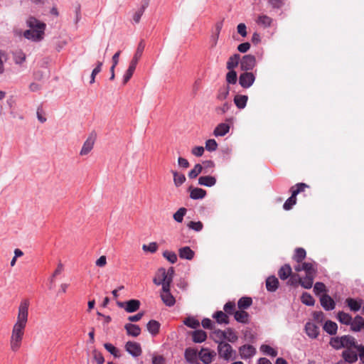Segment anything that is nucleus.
I'll list each match as a JSON object with an SVG mask.
<instances>
[{"label": "nucleus", "mask_w": 364, "mask_h": 364, "mask_svg": "<svg viewBox=\"0 0 364 364\" xmlns=\"http://www.w3.org/2000/svg\"><path fill=\"white\" fill-rule=\"evenodd\" d=\"M173 175V182L176 187L181 186L186 181V176L183 173H179L177 171H171Z\"/></svg>", "instance_id": "45"}, {"label": "nucleus", "mask_w": 364, "mask_h": 364, "mask_svg": "<svg viewBox=\"0 0 364 364\" xmlns=\"http://www.w3.org/2000/svg\"><path fill=\"white\" fill-rule=\"evenodd\" d=\"M223 21H218L215 23L214 33L210 37V41L212 42L213 47H214L217 45L219 35H220V33L223 28Z\"/></svg>", "instance_id": "29"}, {"label": "nucleus", "mask_w": 364, "mask_h": 364, "mask_svg": "<svg viewBox=\"0 0 364 364\" xmlns=\"http://www.w3.org/2000/svg\"><path fill=\"white\" fill-rule=\"evenodd\" d=\"M306 188H309V186L304 183H299L291 186L290 188L291 196L284 202L283 208L285 210H291L296 203V196L304 192Z\"/></svg>", "instance_id": "4"}, {"label": "nucleus", "mask_w": 364, "mask_h": 364, "mask_svg": "<svg viewBox=\"0 0 364 364\" xmlns=\"http://www.w3.org/2000/svg\"><path fill=\"white\" fill-rule=\"evenodd\" d=\"M320 302L321 305L326 311H331L335 309L336 303L328 294H323L321 296L320 298Z\"/></svg>", "instance_id": "11"}, {"label": "nucleus", "mask_w": 364, "mask_h": 364, "mask_svg": "<svg viewBox=\"0 0 364 364\" xmlns=\"http://www.w3.org/2000/svg\"><path fill=\"white\" fill-rule=\"evenodd\" d=\"M303 267L304 268V272L306 274L311 273L316 274V269L314 268V265L311 262H304Z\"/></svg>", "instance_id": "62"}, {"label": "nucleus", "mask_w": 364, "mask_h": 364, "mask_svg": "<svg viewBox=\"0 0 364 364\" xmlns=\"http://www.w3.org/2000/svg\"><path fill=\"white\" fill-rule=\"evenodd\" d=\"M183 323L189 328H197L200 326L199 321L193 317H188L183 321Z\"/></svg>", "instance_id": "52"}, {"label": "nucleus", "mask_w": 364, "mask_h": 364, "mask_svg": "<svg viewBox=\"0 0 364 364\" xmlns=\"http://www.w3.org/2000/svg\"><path fill=\"white\" fill-rule=\"evenodd\" d=\"M178 255L181 259L191 260L195 256V252L190 247L186 246L178 250Z\"/></svg>", "instance_id": "16"}, {"label": "nucleus", "mask_w": 364, "mask_h": 364, "mask_svg": "<svg viewBox=\"0 0 364 364\" xmlns=\"http://www.w3.org/2000/svg\"><path fill=\"white\" fill-rule=\"evenodd\" d=\"M364 324V320L362 316L357 315L355 318L351 321L350 329L355 332H359L363 328Z\"/></svg>", "instance_id": "19"}, {"label": "nucleus", "mask_w": 364, "mask_h": 364, "mask_svg": "<svg viewBox=\"0 0 364 364\" xmlns=\"http://www.w3.org/2000/svg\"><path fill=\"white\" fill-rule=\"evenodd\" d=\"M142 250L145 252L154 253L158 250V245L155 242H150L149 245H143Z\"/></svg>", "instance_id": "58"}, {"label": "nucleus", "mask_w": 364, "mask_h": 364, "mask_svg": "<svg viewBox=\"0 0 364 364\" xmlns=\"http://www.w3.org/2000/svg\"><path fill=\"white\" fill-rule=\"evenodd\" d=\"M192 338L194 343H200L206 340L207 334L203 330H196L192 332Z\"/></svg>", "instance_id": "31"}, {"label": "nucleus", "mask_w": 364, "mask_h": 364, "mask_svg": "<svg viewBox=\"0 0 364 364\" xmlns=\"http://www.w3.org/2000/svg\"><path fill=\"white\" fill-rule=\"evenodd\" d=\"M235 303L234 301H228L227 302L223 307L224 311L226 314H234L235 311Z\"/></svg>", "instance_id": "57"}, {"label": "nucleus", "mask_w": 364, "mask_h": 364, "mask_svg": "<svg viewBox=\"0 0 364 364\" xmlns=\"http://www.w3.org/2000/svg\"><path fill=\"white\" fill-rule=\"evenodd\" d=\"M341 355L344 361L349 363H355L358 360V357L357 353L352 349H346L342 352Z\"/></svg>", "instance_id": "14"}, {"label": "nucleus", "mask_w": 364, "mask_h": 364, "mask_svg": "<svg viewBox=\"0 0 364 364\" xmlns=\"http://www.w3.org/2000/svg\"><path fill=\"white\" fill-rule=\"evenodd\" d=\"M252 304V300L251 297L248 296H242L240 298L237 302V306L241 310H245L248 309Z\"/></svg>", "instance_id": "39"}, {"label": "nucleus", "mask_w": 364, "mask_h": 364, "mask_svg": "<svg viewBox=\"0 0 364 364\" xmlns=\"http://www.w3.org/2000/svg\"><path fill=\"white\" fill-rule=\"evenodd\" d=\"M168 280L167 279L166 271L164 268H160L158 269L156 277L154 278L153 282L156 285H161Z\"/></svg>", "instance_id": "17"}, {"label": "nucleus", "mask_w": 364, "mask_h": 364, "mask_svg": "<svg viewBox=\"0 0 364 364\" xmlns=\"http://www.w3.org/2000/svg\"><path fill=\"white\" fill-rule=\"evenodd\" d=\"M292 274V269L289 264H285L278 271V275L282 280H285Z\"/></svg>", "instance_id": "28"}, {"label": "nucleus", "mask_w": 364, "mask_h": 364, "mask_svg": "<svg viewBox=\"0 0 364 364\" xmlns=\"http://www.w3.org/2000/svg\"><path fill=\"white\" fill-rule=\"evenodd\" d=\"M203 170L201 164H197L193 168L188 172V177L191 179L196 178Z\"/></svg>", "instance_id": "50"}, {"label": "nucleus", "mask_w": 364, "mask_h": 364, "mask_svg": "<svg viewBox=\"0 0 364 364\" xmlns=\"http://www.w3.org/2000/svg\"><path fill=\"white\" fill-rule=\"evenodd\" d=\"M272 21V18L267 15H260L258 16V18L257 20V24L264 28H268L271 26Z\"/></svg>", "instance_id": "40"}, {"label": "nucleus", "mask_w": 364, "mask_h": 364, "mask_svg": "<svg viewBox=\"0 0 364 364\" xmlns=\"http://www.w3.org/2000/svg\"><path fill=\"white\" fill-rule=\"evenodd\" d=\"M301 300L303 304L309 306H314L315 303V300L313 296L307 292L302 294Z\"/></svg>", "instance_id": "47"}, {"label": "nucleus", "mask_w": 364, "mask_h": 364, "mask_svg": "<svg viewBox=\"0 0 364 364\" xmlns=\"http://www.w3.org/2000/svg\"><path fill=\"white\" fill-rule=\"evenodd\" d=\"M261 351L263 352V353L270 355L272 357H276L277 355V351L272 348L270 346L268 345H262L260 347Z\"/></svg>", "instance_id": "55"}, {"label": "nucleus", "mask_w": 364, "mask_h": 364, "mask_svg": "<svg viewBox=\"0 0 364 364\" xmlns=\"http://www.w3.org/2000/svg\"><path fill=\"white\" fill-rule=\"evenodd\" d=\"M240 69L244 71L252 70L256 65V58L252 55H245L240 59Z\"/></svg>", "instance_id": "7"}, {"label": "nucleus", "mask_w": 364, "mask_h": 364, "mask_svg": "<svg viewBox=\"0 0 364 364\" xmlns=\"http://www.w3.org/2000/svg\"><path fill=\"white\" fill-rule=\"evenodd\" d=\"M336 318L343 324L350 325V323H351L352 317L348 313H346L343 311H339L337 314Z\"/></svg>", "instance_id": "41"}, {"label": "nucleus", "mask_w": 364, "mask_h": 364, "mask_svg": "<svg viewBox=\"0 0 364 364\" xmlns=\"http://www.w3.org/2000/svg\"><path fill=\"white\" fill-rule=\"evenodd\" d=\"M29 29L23 33V36L31 41L40 42L44 38L46 24L35 17L31 16L26 21Z\"/></svg>", "instance_id": "2"}, {"label": "nucleus", "mask_w": 364, "mask_h": 364, "mask_svg": "<svg viewBox=\"0 0 364 364\" xmlns=\"http://www.w3.org/2000/svg\"><path fill=\"white\" fill-rule=\"evenodd\" d=\"M216 183V178L211 176H200L198 178V184L207 187H212Z\"/></svg>", "instance_id": "27"}, {"label": "nucleus", "mask_w": 364, "mask_h": 364, "mask_svg": "<svg viewBox=\"0 0 364 364\" xmlns=\"http://www.w3.org/2000/svg\"><path fill=\"white\" fill-rule=\"evenodd\" d=\"M255 80V75L252 72L245 71L240 75L239 84L243 88L250 87Z\"/></svg>", "instance_id": "6"}, {"label": "nucleus", "mask_w": 364, "mask_h": 364, "mask_svg": "<svg viewBox=\"0 0 364 364\" xmlns=\"http://www.w3.org/2000/svg\"><path fill=\"white\" fill-rule=\"evenodd\" d=\"M342 341L343 343V348L346 349H352V348H355L358 346L356 343V341L355 338L350 335L342 336Z\"/></svg>", "instance_id": "24"}, {"label": "nucleus", "mask_w": 364, "mask_h": 364, "mask_svg": "<svg viewBox=\"0 0 364 364\" xmlns=\"http://www.w3.org/2000/svg\"><path fill=\"white\" fill-rule=\"evenodd\" d=\"M125 349L133 357H138L141 355L142 353L140 344L134 341L127 342Z\"/></svg>", "instance_id": "8"}, {"label": "nucleus", "mask_w": 364, "mask_h": 364, "mask_svg": "<svg viewBox=\"0 0 364 364\" xmlns=\"http://www.w3.org/2000/svg\"><path fill=\"white\" fill-rule=\"evenodd\" d=\"M346 303L351 311L356 312L360 309L363 301L362 299L348 298L346 300Z\"/></svg>", "instance_id": "20"}, {"label": "nucleus", "mask_w": 364, "mask_h": 364, "mask_svg": "<svg viewBox=\"0 0 364 364\" xmlns=\"http://www.w3.org/2000/svg\"><path fill=\"white\" fill-rule=\"evenodd\" d=\"M218 148V144L215 139H208L205 142V149L209 151H215Z\"/></svg>", "instance_id": "61"}, {"label": "nucleus", "mask_w": 364, "mask_h": 364, "mask_svg": "<svg viewBox=\"0 0 364 364\" xmlns=\"http://www.w3.org/2000/svg\"><path fill=\"white\" fill-rule=\"evenodd\" d=\"M163 257L170 263L175 264L177 262V255L174 252L166 250L163 252Z\"/></svg>", "instance_id": "53"}, {"label": "nucleus", "mask_w": 364, "mask_h": 364, "mask_svg": "<svg viewBox=\"0 0 364 364\" xmlns=\"http://www.w3.org/2000/svg\"><path fill=\"white\" fill-rule=\"evenodd\" d=\"M93 357L97 364H103L105 363L103 355L97 350H93Z\"/></svg>", "instance_id": "64"}, {"label": "nucleus", "mask_w": 364, "mask_h": 364, "mask_svg": "<svg viewBox=\"0 0 364 364\" xmlns=\"http://www.w3.org/2000/svg\"><path fill=\"white\" fill-rule=\"evenodd\" d=\"M213 318H215L216 319L217 322L220 324L229 323V318H228V315L222 311H216L213 315Z\"/></svg>", "instance_id": "42"}, {"label": "nucleus", "mask_w": 364, "mask_h": 364, "mask_svg": "<svg viewBox=\"0 0 364 364\" xmlns=\"http://www.w3.org/2000/svg\"><path fill=\"white\" fill-rule=\"evenodd\" d=\"M279 286V280L275 276H270L266 279V288L267 291L274 292Z\"/></svg>", "instance_id": "21"}, {"label": "nucleus", "mask_w": 364, "mask_h": 364, "mask_svg": "<svg viewBox=\"0 0 364 364\" xmlns=\"http://www.w3.org/2000/svg\"><path fill=\"white\" fill-rule=\"evenodd\" d=\"M14 60L16 64L21 65L26 60V55L21 50L14 53Z\"/></svg>", "instance_id": "48"}, {"label": "nucleus", "mask_w": 364, "mask_h": 364, "mask_svg": "<svg viewBox=\"0 0 364 364\" xmlns=\"http://www.w3.org/2000/svg\"><path fill=\"white\" fill-rule=\"evenodd\" d=\"M145 48V43L144 41H141L137 46L135 54L129 64L128 69L127 70L124 77H123V83L126 84L130 78L132 77L133 73L136 69V65L142 55Z\"/></svg>", "instance_id": "3"}, {"label": "nucleus", "mask_w": 364, "mask_h": 364, "mask_svg": "<svg viewBox=\"0 0 364 364\" xmlns=\"http://www.w3.org/2000/svg\"><path fill=\"white\" fill-rule=\"evenodd\" d=\"M249 317L250 315L245 310L240 309L239 311H236L234 313L235 319L241 323H249Z\"/></svg>", "instance_id": "22"}, {"label": "nucleus", "mask_w": 364, "mask_h": 364, "mask_svg": "<svg viewBox=\"0 0 364 364\" xmlns=\"http://www.w3.org/2000/svg\"><path fill=\"white\" fill-rule=\"evenodd\" d=\"M216 353L214 351H210L208 349L202 348L198 353V357L205 364H209L212 362L213 358Z\"/></svg>", "instance_id": "12"}, {"label": "nucleus", "mask_w": 364, "mask_h": 364, "mask_svg": "<svg viewBox=\"0 0 364 364\" xmlns=\"http://www.w3.org/2000/svg\"><path fill=\"white\" fill-rule=\"evenodd\" d=\"M304 330L306 335L311 339L316 338L319 335V327L313 322H306Z\"/></svg>", "instance_id": "10"}, {"label": "nucleus", "mask_w": 364, "mask_h": 364, "mask_svg": "<svg viewBox=\"0 0 364 364\" xmlns=\"http://www.w3.org/2000/svg\"><path fill=\"white\" fill-rule=\"evenodd\" d=\"M29 301L22 300L18 306L17 321L14 325L10 345L13 351H16L21 346L28 316Z\"/></svg>", "instance_id": "1"}, {"label": "nucleus", "mask_w": 364, "mask_h": 364, "mask_svg": "<svg viewBox=\"0 0 364 364\" xmlns=\"http://www.w3.org/2000/svg\"><path fill=\"white\" fill-rule=\"evenodd\" d=\"M206 196V191L200 188H194L191 190L190 197L193 200L203 199Z\"/></svg>", "instance_id": "36"}, {"label": "nucleus", "mask_w": 364, "mask_h": 364, "mask_svg": "<svg viewBox=\"0 0 364 364\" xmlns=\"http://www.w3.org/2000/svg\"><path fill=\"white\" fill-rule=\"evenodd\" d=\"M187 213L186 208H180L173 215V219L178 223H182L183 217Z\"/></svg>", "instance_id": "51"}, {"label": "nucleus", "mask_w": 364, "mask_h": 364, "mask_svg": "<svg viewBox=\"0 0 364 364\" xmlns=\"http://www.w3.org/2000/svg\"><path fill=\"white\" fill-rule=\"evenodd\" d=\"M237 80V73L235 70H229L226 74V81L228 84L235 85Z\"/></svg>", "instance_id": "56"}, {"label": "nucleus", "mask_w": 364, "mask_h": 364, "mask_svg": "<svg viewBox=\"0 0 364 364\" xmlns=\"http://www.w3.org/2000/svg\"><path fill=\"white\" fill-rule=\"evenodd\" d=\"M240 64V55L235 53L230 56L227 62V69L229 70H234L238 64Z\"/></svg>", "instance_id": "30"}, {"label": "nucleus", "mask_w": 364, "mask_h": 364, "mask_svg": "<svg viewBox=\"0 0 364 364\" xmlns=\"http://www.w3.org/2000/svg\"><path fill=\"white\" fill-rule=\"evenodd\" d=\"M314 291L316 294L325 292L326 291V286L322 282H316L314 284Z\"/></svg>", "instance_id": "63"}, {"label": "nucleus", "mask_w": 364, "mask_h": 364, "mask_svg": "<svg viewBox=\"0 0 364 364\" xmlns=\"http://www.w3.org/2000/svg\"><path fill=\"white\" fill-rule=\"evenodd\" d=\"M161 298L163 302L168 306H173L176 303V299L173 296L169 293H161Z\"/></svg>", "instance_id": "43"}, {"label": "nucleus", "mask_w": 364, "mask_h": 364, "mask_svg": "<svg viewBox=\"0 0 364 364\" xmlns=\"http://www.w3.org/2000/svg\"><path fill=\"white\" fill-rule=\"evenodd\" d=\"M323 329L329 335L333 336L337 333L338 326L336 323L331 320H328L325 322Z\"/></svg>", "instance_id": "26"}, {"label": "nucleus", "mask_w": 364, "mask_h": 364, "mask_svg": "<svg viewBox=\"0 0 364 364\" xmlns=\"http://www.w3.org/2000/svg\"><path fill=\"white\" fill-rule=\"evenodd\" d=\"M187 226L190 229H192L196 232H199V231L202 230V229L203 228V225L200 221H198V222L191 221L188 223Z\"/></svg>", "instance_id": "60"}, {"label": "nucleus", "mask_w": 364, "mask_h": 364, "mask_svg": "<svg viewBox=\"0 0 364 364\" xmlns=\"http://www.w3.org/2000/svg\"><path fill=\"white\" fill-rule=\"evenodd\" d=\"M184 355L188 363H193L197 359L198 353L196 349L188 348L186 349Z\"/></svg>", "instance_id": "37"}, {"label": "nucleus", "mask_w": 364, "mask_h": 364, "mask_svg": "<svg viewBox=\"0 0 364 364\" xmlns=\"http://www.w3.org/2000/svg\"><path fill=\"white\" fill-rule=\"evenodd\" d=\"M218 352L219 356L225 360L234 359L232 355L235 352L233 350L232 346L226 342H218Z\"/></svg>", "instance_id": "5"}, {"label": "nucleus", "mask_w": 364, "mask_h": 364, "mask_svg": "<svg viewBox=\"0 0 364 364\" xmlns=\"http://www.w3.org/2000/svg\"><path fill=\"white\" fill-rule=\"evenodd\" d=\"M124 328L128 336L133 337H137L141 333V328L138 325L133 324L131 323H126Z\"/></svg>", "instance_id": "18"}, {"label": "nucleus", "mask_w": 364, "mask_h": 364, "mask_svg": "<svg viewBox=\"0 0 364 364\" xmlns=\"http://www.w3.org/2000/svg\"><path fill=\"white\" fill-rule=\"evenodd\" d=\"M103 65V60L102 61H97L96 67L92 70L91 76H90V84H92L95 82V77L96 75L101 72L102 67Z\"/></svg>", "instance_id": "49"}, {"label": "nucleus", "mask_w": 364, "mask_h": 364, "mask_svg": "<svg viewBox=\"0 0 364 364\" xmlns=\"http://www.w3.org/2000/svg\"><path fill=\"white\" fill-rule=\"evenodd\" d=\"M224 339L230 343H235L237 341L238 336L233 329L228 328L225 330V335Z\"/></svg>", "instance_id": "46"}, {"label": "nucleus", "mask_w": 364, "mask_h": 364, "mask_svg": "<svg viewBox=\"0 0 364 364\" xmlns=\"http://www.w3.org/2000/svg\"><path fill=\"white\" fill-rule=\"evenodd\" d=\"M104 347L114 358H119L120 357L119 350L116 347H114L112 344L109 343H106L104 344Z\"/></svg>", "instance_id": "54"}, {"label": "nucleus", "mask_w": 364, "mask_h": 364, "mask_svg": "<svg viewBox=\"0 0 364 364\" xmlns=\"http://www.w3.org/2000/svg\"><path fill=\"white\" fill-rule=\"evenodd\" d=\"M306 250L302 247H297L294 250V254L292 257V259L297 263H301L306 258Z\"/></svg>", "instance_id": "35"}, {"label": "nucleus", "mask_w": 364, "mask_h": 364, "mask_svg": "<svg viewBox=\"0 0 364 364\" xmlns=\"http://www.w3.org/2000/svg\"><path fill=\"white\" fill-rule=\"evenodd\" d=\"M140 307V301L137 299H131L127 301L125 311L128 313L136 311Z\"/></svg>", "instance_id": "34"}, {"label": "nucleus", "mask_w": 364, "mask_h": 364, "mask_svg": "<svg viewBox=\"0 0 364 364\" xmlns=\"http://www.w3.org/2000/svg\"><path fill=\"white\" fill-rule=\"evenodd\" d=\"M248 97L244 95H236L234 97V103L238 109H244L246 107Z\"/></svg>", "instance_id": "33"}, {"label": "nucleus", "mask_w": 364, "mask_h": 364, "mask_svg": "<svg viewBox=\"0 0 364 364\" xmlns=\"http://www.w3.org/2000/svg\"><path fill=\"white\" fill-rule=\"evenodd\" d=\"M241 358L247 359L252 357L256 353L255 348L251 345H244L239 348Z\"/></svg>", "instance_id": "13"}, {"label": "nucleus", "mask_w": 364, "mask_h": 364, "mask_svg": "<svg viewBox=\"0 0 364 364\" xmlns=\"http://www.w3.org/2000/svg\"><path fill=\"white\" fill-rule=\"evenodd\" d=\"M161 324L156 320H151L148 322L146 328L148 331L152 335L156 336L159 333Z\"/></svg>", "instance_id": "32"}, {"label": "nucleus", "mask_w": 364, "mask_h": 364, "mask_svg": "<svg viewBox=\"0 0 364 364\" xmlns=\"http://www.w3.org/2000/svg\"><path fill=\"white\" fill-rule=\"evenodd\" d=\"M95 141V135L90 134L84 142L82 147L80 151V155L85 156L87 155L93 149Z\"/></svg>", "instance_id": "9"}, {"label": "nucleus", "mask_w": 364, "mask_h": 364, "mask_svg": "<svg viewBox=\"0 0 364 364\" xmlns=\"http://www.w3.org/2000/svg\"><path fill=\"white\" fill-rule=\"evenodd\" d=\"M149 4V0H144L142 1L141 6L133 15V21L138 23L140 21L141 17L143 15L145 9L148 7Z\"/></svg>", "instance_id": "23"}, {"label": "nucleus", "mask_w": 364, "mask_h": 364, "mask_svg": "<svg viewBox=\"0 0 364 364\" xmlns=\"http://www.w3.org/2000/svg\"><path fill=\"white\" fill-rule=\"evenodd\" d=\"M231 104L228 102H225L223 104V105L217 107L215 108V112L218 114H223L230 108Z\"/></svg>", "instance_id": "59"}, {"label": "nucleus", "mask_w": 364, "mask_h": 364, "mask_svg": "<svg viewBox=\"0 0 364 364\" xmlns=\"http://www.w3.org/2000/svg\"><path fill=\"white\" fill-rule=\"evenodd\" d=\"M230 125L227 123L219 124L214 129L213 134L215 136H223L229 132Z\"/></svg>", "instance_id": "25"}, {"label": "nucleus", "mask_w": 364, "mask_h": 364, "mask_svg": "<svg viewBox=\"0 0 364 364\" xmlns=\"http://www.w3.org/2000/svg\"><path fill=\"white\" fill-rule=\"evenodd\" d=\"M342 339V336L332 337L330 340L329 344L334 349L339 350L343 348Z\"/></svg>", "instance_id": "44"}, {"label": "nucleus", "mask_w": 364, "mask_h": 364, "mask_svg": "<svg viewBox=\"0 0 364 364\" xmlns=\"http://www.w3.org/2000/svg\"><path fill=\"white\" fill-rule=\"evenodd\" d=\"M230 93V87L229 85H223L220 87L218 91L216 98L219 101L225 100Z\"/></svg>", "instance_id": "38"}, {"label": "nucleus", "mask_w": 364, "mask_h": 364, "mask_svg": "<svg viewBox=\"0 0 364 364\" xmlns=\"http://www.w3.org/2000/svg\"><path fill=\"white\" fill-rule=\"evenodd\" d=\"M315 276L316 274L311 273L306 274L304 277L299 278V282L302 287L306 289H309L313 286Z\"/></svg>", "instance_id": "15"}]
</instances>
